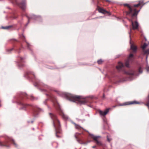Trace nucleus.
Segmentation results:
<instances>
[{
  "mask_svg": "<svg viewBox=\"0 0 149 149\" xmlns=\"http://www.w3.org/2000/svg\"><path fill=\"white\" fill-rule=\"evenodd\" d=\"M36 16H35V15H33L31 18L33 19H36Z\"/></svg>",
  "mask_w": 149,
  "mask_h": 149,
  "instance_id": "26",
  "label": "nucleus"
},
{
  "mask_svg": "<svg viewBox=\"0 0 149 149\" xmlns=\"http://www.w3.org/2000/svg\"><path fill=\"white\" fill-rule=\"evenodd\" d=\"M31 19V18L29 17L28 18V20L29 21Z\"/></svg>",
  "mask_w": 149,
  "mask_h": 149,
  "instance_id": "32",
  "label": "nucleus"
},
{
  "mask_svg": "<svg viewBox=\"0 0 149 149\" xmlns=\"http://www.w3.org/2000/svg\"><path fill=\"white\" fill-rule=\"evenodd\" d=\"M103 97H104V95H103Z\"/></svg>",
  "mask_w": 149,
  "mask_h": 149,
  "instance_id": "36",
  "label": "nucleus"
},
{
  "mask_svg": "<svg viewBox=\"0 0 149 149\" xmlns=\"http://www.w3.org/2000/svg\"><path fill=\"white\" fill-rule=\"evenodd\" d=\"M140 104V102L136 101H134L126 102L125 103L121 105H130L132 104Z\"/></svg>",
  "mask_w": 149,
  "mask_h": 149,
  "instance_id": "11",
  "label": "nucleus"
},
{
  "mask_svg": "<svg viewBox=\"0 0 149 149\" xmlns=\"http://www.w3.org/2000/svg\"><path fill=\"white\" fill-rule=\"evenodd\" d=\"M124 66L123 63L120 62H118V65L116 66V69L119 71L123 70Z\"/></svg>",
  "mask_w": 149,
  "mask_h": 149,
  "instance_id": "10",
  "label": "nucleus"
},
{
  "mask_svg": "<svg viewBox=\"0 0 149 149\" xmlns=\"http://www.w3.org/2000/svg\"><path fill=\"white\" fill-rule=\"evenodd\" d=\"M146 70L148 71L149 72V67H147L146 68Z\"/></svg>",
  "mask_w": 149,
  "mask_h": 149,
  "instance_id": "29",
  "label": "nucleus"
},
{
  "mask_svg": "<svg viewBox=\"0 0 149 149\" xmlns=\"http://www.w3.org/2000/svg\"><path fill=\"white\" fill-rule=\"evenodd\" d=\"M91 137L93 138V140L95 141L97 144L99 146H102V144L100 141H98L97 140L98 138L99 137L98 136H95L93 135H91Z\"/></svg>",
  "mask_w": 149,
  "mask_h": 149,
  "instance_id": "8",
  "label": "nucleus"
},
{
  "mask_svg": "<svg viewBox=\"0 0 149 149\" xmlns=\"http://www.w3.org/2000/svg\"><path fill=\"white\" fill-rule=\"evenodd\" d=\"M49 115L53 120V124L56 131V136L58 138H60L61 136L58 135V134H60L61 132L60 122L55 115L51 113H49Z\"/></svg>",
  "mask_w": 149,
  "mask_h": 149,
  "instance_id": "2",
  "label": "nucleus"
},
{
  "mask_svg": "<svg viewBox=\"0 0 149 149\" xmlns=\"http://www.w3.org/2000/svg\"><path fill=\"white\" fill-rule=\"evenodd\" d=\"M134 60L133 55L132 54H130L125 62V66L128 68L129 67V65L132 63Z\"/></svg>",
  "mask_w": 149,
  "mask_h": 149,
  "instance_id": "7",
  "label": "nucleus"
},
{
  "mask_svg": "<svg viewBox=\"0 0 149 149\" xmlns=\"http://www.w3.org/2000/svg\"><path fill=\"white\" fill-rule=\"evenodd\" d=\"M144 4L142 1H139L137 4L130 5L129 4H124L123 5L126 7V10L125 11L127 17H129L130 18L127 17L128 20L131 22L133 30L137 29H138L139 24L136 21L137 19V15L140 11L138 10L137 8L140 7V9Z\"/></svg>",
  "mask_w": 149,
  "mask_h": 149,
  "instance_id": "1",
  "label": "nucleus"
},
{
  "mask_svg": "<svg viewBox=\"0 0 149 149\" xmlns=\"http://www.w3.org/2000/svg\"><path fill=\"white\" fill-rule=\"evenodd\" d=\"M49 97L52 99V101L54 103H56L57 102L56 99L55 97L53 95H50L49 96Z\"/></svg>",
  "mask_w": 149,
  "mask_h": 149,
  "instance_id": "17",
  "label": "nucleus"
},
{
  "mask_svg": "<svg viewBox=\"0 0 149 149\" xmlns=\"http://www.w3.org/2000/svg\"><path fill=\"white\" fill-rule=\"evenodd\" d=\"M32 106L33 108V114L34 116H36L38 114V112L40 111V109L37 107Z\"/></svg>",
  "mask_w": 149,
  "mask_h": 149,
  "instance_id": "12",
  "label": "nucleus"
},
{
  "mask_svg": "<svg viewBox=\"0 0 149 149\" xmlns=\"http://www.w3.org/2000/svg\"><path fill=\"white\" fill-rule=\"evenodd\" d=\"M25 42H26V44H27V47H28V48H29V46H30V45H29V44L27 42H26V41H25Z\"/></svg>",
  "mask_w": 149,
  "mask_h": 149,
  "instance_id": "25",
  "label": "nucleus"
},
{
  "mask_svg": "<svg viewBox=\"0 0 149 149\" xmlns=\"http://www.w3.org/2000/svg\"><path fill=\"white\" fill-rule=\"evenodd\" d=\"M19 6L23 10H25L26 8V1H22L19 4Z\"/></svg>",
  "mask_w": 149,
  "mask_h": 149,
  "instance_id": "14",
  "label": "nucleus"
},
{
  "mask_svg": "<svg viewBox=\"0 0 149 149\" xmlns=\"http://www.w3.org/2000/svg\"><path fill=\"white\" fill-rule=\"evenodd\" d=\"M2 137V136H0V138L1 137Z\"/></svg>",
  "mask_w": 149,
  "mask_h": 149,
  "instance_id": "35",
  "label": "nucleus"
},
{
  "mask_svg": "<svg viewBox=\"0 0 149 149\" xmlns=\"http://www.w3.org/2000/svg\"><path fill=\"white\" fill-rule=\"evenodd\" d=\"M106 2H110V1L109 0H105Z\"/></svg>",
  "mask_w": 149,
  "mask_h": 149,
  "instance_id": "30",
  "label": "nucleus"
},
{
  "mask_svg": "<svg viewBox=\"0 0 149 149\" xmlns=\"http://www.w3.org/2000/svg\"><path fill=\"white\" fill-rule=\"evenodd\" d=\"M120 56V55H119L118 56V57H119Z\"/></svg>",
  "mask_w": 149,
  "mask_h": 149,
  "instance_id": "33",
  "label": "nucleus"
},
{
  "mask_svg": "<svg viewBox=\"0 0 149 149\" xmlns=\"http://www.w3.org/2000/svg\"><path fill=\"white\" fill-rule=\"evenodd\" d=\"M124 73L125 74L130 76H132L135 75V72L132 70H129L127 72L125 71Z\"/></svg>",
  "mask_w": 149,
  "mask_h": 149,
  "instance_id": "15",
  "label": "nucleus"
},
{
  "mask_svg": "<svg viewBox=\"0 0 149 149\" xmlns=\"http://www.w3.org/2000/svg\"><path fill=\"white\" fill-rule=\"evenodd\" d=\"M22 39L23 40H24V39H25V37H24L23 35H22Z\"/></svg>",
  "mask_w": 149,
  "mask_h": 149,
  "instance_id": "27",
  "label": "nucleus"
},
{
  "mask_svg": "<svg viewBox=\"0 0 149 149\" xmlns=\"http://www.w3.org/2000/svg\"><path fill=\"white\" fill-rule=\"evenodd\" d=\"M74 125H75V128L77 129H79L80 128H81V127L79 125H77L75 123H74Z\"/></svg>",
  "mask_w": 149,
  "mask_h": 149,
  "instance_id": "20",
  "label": "nucleus"
},
{
  "mask_svg": "<svg viewBox=\"0 0 149 149\" xmlns=\"http://www.w3.org/2000/svg\"><path fill=\"white\" fill-rule=\"evenodd\" d=\"M23 97H26L27 98H29L31 100H37V98L36 97H34L32 95L30 96H29L27 95L26 93H23L21 94L19 97H15V100H17L16 102L18 104L22 105L23 108H26L27 107L31 105L27 104L24 103L23 102L22 100L23 99Z\"/></svg>",
  "mask_w": 149,
  "mask_h": 149,
  "instance_id": "3",
  "label": "nucleus"
},
{
  "mask_svg": "<svg viewBox=\"0 0 149 149\" xmlns=\"http://www.w3.org/2000/svg\"><path fill=\"white\" fill-rule=\"evenodd\" d=\"M33 122V121H31V123H32Z\"/></svg>",
  "mask_w": 149,
  "mask_h": 149,
  "instance_id": "34",
  "label": "nucleus"
},
{
  "mask_svg": "<svg viewBox=\"0 0 149 149\" xmlns=\"http://www.w3.org/2000/svg\"><path fill=\"white\" fill-rule=\"evenodd\" d=\"M62 116L63 118L65 120H66L68 119V117L67 116L64 115V114L63 113Z\"/></svg>",
  "mask_w": 149,
  "mask_h": 149,
  "instance_id": "22",
  "label": "nucleus"
},
{
  "mask_svg": "<svg viewBox=\"0 0 149 149\" xmlns=\"http://www.w3.org/2000/svg\"><path fill=\"white\" fill-rule=\"evenodd\" d=\"M96 147V146H94L92 147L93 148H95Z\"/></svg>",
  "mask_w": 149,
  "mask_h": 149,
  "instance_id": "31",
  "label": "nucleus"
},
{
  "mask_svg": "<svg viewBox=\"0 0 149 149\" xmlns=\"http://www.w3.org/2000/svg\"><path fill=\"white\" fill-rule=\"evenodd\" d=\"M67 99L70 101L77 102L82 104H84L88 102L86 99L83 98L81 96L71 94L67 95Z\"/></svg>",
  "mask_w": 149,
  "mask_h": 149,
  "instance_id": "4",
  "label": "nucleus"
},
{
  "mask_svg": "<svg viewBox=\"0 0 149 149\" xmlns=\"http://www.w3.org/2000/svg\"><path fill=\"white\" fill-rule=\"evenodd\" d=\"M9 141H11L13 143L16 147L17 146V145L15 143L13 139L11 137L7 136L5 139V141L3 142L0 141V146L1 147H8L10 146V145L9 143Z\"/></svg>",
  "mask_w": 149,
  "mask_h": 149,
  "instance_id": "5",
  "label": "nucleus"
},
{
  "mask_svg": "<svg viewBox=\"0 0 149 149\" xmlns=\"http://www.w3.org/2000/svg\"><path fill=\"white\" fill-rule=\"evenodd\" d=\"M139 72L140 73H142V68H141L140 67L139 69Z\"/></svg>",
  "mask_w": 149,
  "mask_h": 149,
  "instance_id": "23",
  "label": "nucleus"
},
{
  "mask_svg": "<svg viewBox=\"0 0 149 149\" xmlns=\"http://www.w3.org/2000/svg\"><path fill=\"white\" fill-rule=\"evenodd\" d=\"M107 140L108 141L110 142L112 140V139L110 138L108 135L107 136Z\"/></svg>",
  "mask_w": 149,
  "mask_h": 149,
  "instance_id": "21",
  "label": "nucleus"
},
{
  "mask_svg": "<svg viewBox=\"0 0 149 149\" xmlns=\"http://www.w3.org/2000/svg\"><path fill=\"white\" fill-rule=\"evenodd\" d=\"M13 49H8L7 50V51H8V52H9V51H11Z\"/></svg>",
  "mask_w": 149,
  "mask_h": 149,
  "instance_id": "28",
  "label": "nucleus"
},
{
  "mask_svg": "<svg viewBox=\"0 0 149 149\" xmlns=\"http://www.w3.org/2000/svg\"><path fill=\"white\" fill-rule=\"evenodd\" d=\"M131 49L132 50L133 53H135L136 51L137 48L136 46L132 44H131Z\"/></svg>",
  "mask_w": 149,
  "mask_h": 149,
  "instance_id": "16",
  "label": "nucleus"
},
{
  "mask_svg": "<svg viewBox=\"0 0 149 149\" xmlns=\"http://www.w3.org/2000/svg\"><path fill=\"white\" fill-rule=\"evenodd\" d=\"M109 109H107L104 111H102L101 110H99L98 112L99 114L103 116H105L108 112Z\"/></svg>",
  "mask_w": 149,
  "mask_h": 149,
  "instance_id": "13",
  "label": "nucleus"
},
{
  "mask_svg": "<svg viewBox=\"0 0 149 149\" xmlns=\"http://www.w3.org/2000/svg\"><path fill=\"white\" fill-rule=\"evenodd\" d=\"M97 9L98 10L99 12L103 13L104 14H107L108 15H110V13L106 10L103 9L98 6H97Z\"/></svg>",
  "mask_w": 149,
  "mask_h": 149,
  "instance_id": "9",
  "label": "nucleus"
},
{
  "mask_svg": "<svg viewBox=\"0 0 149 149\" xmlns=\"http://www.w3.org/2000/svg\"><path fill=\"white\" fill-rule=\"evenodd\" d=\"M104 62V61L102 59H100L97 61V63L99 64H101Z\"/></svg>",
  "mask_w": 149,
  "mask_h": 149,
  "instance_id": "18",
  "label": "nucleus"
},
{
  "mask_svg": "<svg viewBox=\"0 0 149 149\" xmlns=\"http://www.w3.org/2000/svg\"><path fill=\"white\" fill-rule=\"evenodd\" d=\"M12 27L11 26H6V27L4 26H2V28L4 29H8Z\"/></svg>",
  "mask_w": 149,
  "mask_h": 149,
  "instance_id": "19",
  "label": "nucleus"
},
{
  "mask_svg": "<svg viewBox=\"0 0 149 149\" xmlns=\"http://www.w3.org/2000/svg\"><path fill=\"white\" fill-rule=\"evenodd\" d=\"M19 59H20V61H19V62H23V59H24V58H23L21 57H19Z\"/></svg>",
  "mask_w": 149,
  "mask_h": 149,
  "instance_id": "24",
  "label": "nucleus"
},
{
  "mask_svg": "<svg viewBox=\"0 0 149 149\" xmlns=\"http://www.w3.org/2000/svg\"><path fill=\"white\" fill-rule=\"evenodd\" d=\"M142 49V54L143 55H147L149 54V44L147 45L146 43H145L141 47ZM148 58V55L146 56V60H147Z\"/></svg>",
  "mask_w": 149,
  "mask_h": 149,
  "instance_id": "6",
  "label": "nucleus"
}]
</instances>
